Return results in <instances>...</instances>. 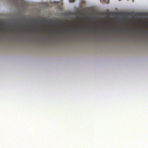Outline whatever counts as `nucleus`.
I'll return each mask as SVG.
<instances>
[{
	"label": "nucleus",
	"instance_id": "nucleus-8",
	"mask_svg": "<svg viewBox=\"0 0 148 148\" xmlns=\"http://www.w3.org/2000/svg\"><path fill=\"white\" fill-rule=\"evenodd\" d=\"M22 29H23V27H22Z\"/></svg>",
	"mask_w": 148,
	"mask_h": 148
},
{
	"label": "nucleus",
	"instance_id": "nucleus-4",
	"mask_svg": "<svg viewBox=\"0 0 148 148\" xmlns=\"http://www.w3.org/2000/svg\"><path fill=\"white\" fill-rule=\"evenodd\" d=\"M35 22L36 23H38V24L40 23V21H35Z\"/></svg>",
	"mask_w": 148,
	"mask_h": 148
},
{
	"label": "nucleus",
	"instance_id": "nucleus-5",
	"mask_svg": "<svg viewBox=\"0 0 148 148\" xmlns=\"http://www.w3.org/2000/svg\"><path fill=\"white\" fill-rule=\"evenodd\" d=\"M40 27V26L39 25H37V28L39 29Z\"/></svg>",
	"mask_w": 148,
	"mask_h": 148
},
{
	"label": "nucleus",
	"instance_id": "nucleus-7",
	"mask_svg": "<svg viewBox=\"0 0 148 148\" xmlns=\"http://www.w3.org/2000/svg\"><path fill=\"white\" fill-rule=\"evenodd\" d=\"M31 23L32 24H33V23Z\"/></svg>",
	"mask_w": 148,
	"mask_h": 148
},
{
	"label": "nucleus",
	"instance_id": "nucleus-3",
	"mask_svg": "<svg viewBox=\"0 0 148 148\" xmlns=\"http://www.w3.org/2000/svg\"><path fill=\"white\" fill-rule=\"evenodd\" d=\"M69 2L70 3H73L74 2L75 0H69Z\"/></svg>",
	"mask_w": 148,
	"mask_h": 148
},
{
	"label": "nucleus",
	"instance_id": "nucleus-1",
	"mask_svg": "<svg viewBox=\"0 0 148 148\" xmlns=\"http://www.w3.org/2000/svg\"><path fill=\"white\" fill-rule=\"evenodd\" d=\"M22 0H13V3L15 5H18V1H21Z\"/></svg>",
	"mask_w": 148,
	"mask_h": 148
},
{
	"label": "nucleus",
	"instance_id": "nucleus-2",
	"mask_svg": "<svg viewBox=\"0 0 148 148\" xmlns=\"http://www.w3.org/2000/svg\"><path fill=\"white\" fill-rule=\"evenodd\" d=\"M101 2L103 4L108 3H109V0H100Z\"/></svg>",
	"mask_w": 148,
	"mask_h": 148
},
{
	"label": "nucleus",
	"instance_id": "nucleus-6",
	"mask_svg": "<svg viewBox=\"0 0 148 148\" xmlns=\"http://www.w3.org/2000/svg\"><path fill=\"white\" fill-rule=\"evenodd\" d=\"M67 31H69V29H67Z\"/></svg>",
	"mask_w": 148,
	"mask_h": 148
},
{
	"label": "nucleus",
	"instance_id": "nucleus-9",
	"mask_svg": "<svg viewBox=\"0 0 148 148\" xmlns=\"http://www.w3.org/2000/svg\"><path fill=\"white\" fill-rule=\"evenodd\" d=\"M85 29H87V28H85Z\"/></svg>",
	"mask_w": 148,
	"mask_h": 148
}]
</instances>
